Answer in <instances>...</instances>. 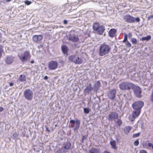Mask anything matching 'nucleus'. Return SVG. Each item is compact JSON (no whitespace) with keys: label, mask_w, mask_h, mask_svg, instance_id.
I'll list each match as a JSON object with an SVG mask.
<instances>
[{"label":"nucleus","mask_w":153,"mask_h":153,"mask_svg":"<svg viewBox=\"0 0 153 153\" xmlns=\"http://www.w3.org/2000/svg\"><path fill=\"white\" fill-rule=\"evenodd\" d=\"M68 39L73 42H77L79 40L78 36L74 34H70L68 36Z\"/></svg>","instance_id":"nucleus-14"},{"label":"nucleus","mask_w":153,"mask_h":153,"mask_svg":"<svg viewBox=\"0 0 153 153\" xmlns=\"http://www.w3.org/2000/svg\"><path fill=\"white\" fill-rule=\"evenodd\" d=\"M30 53L27 51L23 52L21 54L18 55V57L22 61L24 62L29 58Z\"/></svg>","instance_id":"nucleus-9"},{"label":"nucleus","mask_w":153,"mask_h":153,"mask_svg":"<svg viewBox=\"0 0 153 153\" xmlns=\"http://www.w3.org/2000/svg\"><path fill=\"white\" fill-rule=\"evenodd\" d=\"M144 105V103L142 101H138L132 104V107L134 110H140Z\"/></svg>","instance_id":"nucleus-8"},{"label":"nucleus","mask_w":153,"mask_h":153,"mask_svg":"<svg viewBox=\"0 0 153 153\" xmlns=\"http://www.w3.org/2000/svg\"><path fill=\"white\" fill-rule=\"evenodd\" d=\"M71 123L70 126L72 128H73V130L76 131L79 128L80 122L78 120H71L70 121Z\"/></svg>","instance_id":"nucleus-6"},{"label":"nucleus","mask_w":153,"mask_h":153,"mask_svg":"<svg viewBox=\"0 0 153 153\" xmlns=\"http://www.w3.org/2000/svg\"><path fill=\"white\" fill-rule=\"evenodd\" d=\"M128 36L129 38H131L132 36V34L131 33H128Z\"/></svg>","instance_id":"nucleus-42"},{"label":"nucleus","mask_w":153,"mask_h":153,"mask_svg":"<svg viewBox=\"0 0 153 153\" xmlns=\"http://www.w3.org/2000/svg\"><path fill=\"white\" fill-rule=\"evenodd\" d=\"M128 118L130 121L133 122L134 120L135 117L132 114V115H129Z\"/></svg>","instance_id":"nucleus-28"},{"label":"nucleus","mask_w":153,"mask_h":153,"mask_svg":"<svg viewBox=\"0 0 153 153\" xmlns=\"http://www.w3.org/2000/svg\"><path fill=\"white\" fill-rule=\"evenodd\" d=\"M25 4L27 5H29L31 3V2L29 1H25Z\"/></svg>","instance_id":"nucleus-37"},{"label":"nucleus","mask_w":153,"mask_h":153,"mask_svg":"<svg viewBox=\"0 0 153 153\" xmlns=\"http://www.w3.org/2000/svg\"><path fill=\"white\" fill-rule=\"evenodd\" d=\"M127 35L125 34L124 35V39L123 42L124 43H125L127 41Z\"/></svg>","instance_id":"nucleus-34"},{"label":"nucleus","mask_w":153,"mask_h":153,"mask_svg":"<svg viewBox=\"0 0 153 153\" xmlns=\"http://www.w3.org/2000/svg\"><path fill=\"white\" fill-rule=\"evenodd\" d=\"M89 153H99V150L97 149L94 148L90 150Z\"/></svg>","instance_id":"nucleus-25"},{"label":"nucleus","mask_w":153,"mask_h":153,"mask_svg":"<svg viewBox=\"0 0 153 153\" xmlns=\"http://www.w3.org/2000/svg\"><path fill=\"white\" fill-rule=\"evenodd\" d=\"M84 111L85 114H88L89 112V110L88 108H84Z\"/></svg>","instance_id":"nucleus-33"},{"label":"nucleus","mask_w":153,"mask_h":153,"mask_svg":"<svg viewBox=\"0 0 153 153\" xmlns=\"http://www.w3.org/2000/svg\"><path fill=\"white\" fill-rule=\"evenodd\" d=\"M140 134V133L139 132L137 133L134 134L133 135V137H139Z\"/></svg>","instance_id":"nucleus-35"},{"label":"nucleus","mask_w":153,"mask_h":153,"mask_svg":"<svg viewBox=\"0 0 153 153\" xmlns=\"http://www.w3.org/2000/svg\"><path fill=\"white\" fill-rule=\"evenodd\" d=\"M85 138H86V137L85 136H82V142H83L84 140L85 139Z\"/></svg>","instance_id":"nucleus-44"},{"label":"nucleus","mask_w":153,"mask_h":153,"mask_svg":"<svg viewBox=\"0 0 153 153\" xmlns=\"http://www.w3.org/2000/svg\"><path fill=\"white\" fill-rule=\"evenodd\" d=\"M3 51V47L2 46L0 45V58L2 56V53Z\"/></svg>","instance_id":"nucleus-31"},{"label":"nucleus","mask_w":153,"mask_h":153,"mask_svg":"<svg viewBox=\"0 0 153 153\" xmlns=\"http://www.w3.org/2000/svg\"><path fill=\"white\" fill-rule=\"evenodd\" d=\"M63 22H64V24H66L68 23V22L66 20H64L63 21Z\"/></svg>","instance_id":"nucleus-46"},{"label":"nucleus","mask_w":153,"mask_h":153,"mask_svg":"<svg viewBox=\"0 0 153 153\" xmlns=\"http://www.w3.org/2000/svg\"><path fill=\"white\" fill-rule=\"evenodd\" d=\"M92 88L91 87V84H89L88 86H87L86 88L85 89V91L86 92L89 93Z\"/></svg>","instance_id":"nucleus-24"},{"label":"nucleus","mask_w":153,"mask_h":153,"mask_svg":"<svg viewBox=\"0 0 153 153\" xmlns=\"http://www.w3.org/2000/svg\"><path fill=\"white\" fill-rule=\"evenodd\" d=\"M13 85V84L12 83H10V86H12Z\"/></svg>","instance_id":"nucleus-50"},{"label":"nucleus","mask_w":153,"mask_h":153,"mask_svg":"<svg viewBox=\"0 0 153 153\" xmlns=\"http://www.w3.org/2000/svg\"><path fill=\"white\" fill-rule=\"evenodd\" d=\"M148 19L150 20L152 18L150 17V16L148 17Z\"/></svg>","instance_id":"nucleus-53"},{"label":"nucleus","mask_w":153,"mask_h":153,"mask_svg":"<svg viewBox=\"0 0 153 153\" xmlns=\"http://www.w3.org/2000/svg\"><path fill=\"white\" fill-rule=\"evenodd\" d=\"M19 79L21 82H24L26 80V76L24 75H21L19 77Z\"/></svg>","instance_id":"nucleus-23"},{"label":"nucleus","mask_w":153,"mask_h":153,"mask_svg":"<svg viewBox=\"0 0 153 153\" xmlns=\"http://www.w3.org/2000/svg\"><path fill=\"white\" fill-rule=\"evenodd\" d=\"M146 2L149 4H151L152 3H153V0H146Z\"/></svg>","instance_id":"nucleus-40"},{"label":"nucleus","mask_w":153,"mask_h":153,"mask_svg":"<svg viewBox=\"0 0 153 153\" xmlns=\"http://www.w3.org/2000/svg\"><path fill=\"white\" fill-rule=\"evenodd\" d=\"M48 78V77L47 76H45L44 78V79L45 80H47Z\"/></svg>","instance_id":"nucleus-47"},{"label":"nucleus","mask_w":153,"mask_h":153,"mask_svg":"<svg viewBox=\"0 0 153 153\" xmlns=\"http://www.w3.org/2000/svg\"><path fill=\"white\" fill-rule=\"evenodd\" d=\"M3 110V108L2 107H0V112L2 111Z\"/></svg>","instance_id":"nucleus-48"},{"label":"nucleus","mask_w":153,"mask_h":153,"mask_svg":"<svg viewBox=\"0 0 153 153\" xmlns=\"http://www.w3.org/2000/svg\"><path fill=\"white\" fill-rule=\"evenodd\" d=\"M119 86L120 90L125 91L132 89L134 86V85L129 82H123L119 84Z\"/></svg>","instance_id":"nucleus-2"},{"label":"nucleus","mask_w":153,"mask_h":153,"mask_svg":"<svg viewBox=\"0 0 153 153\" xmlns=\"http://www.w3.org/2000/svg\"><path fill=\"white\" fill-rule=\"evenodd\" d=\"M118 117V114L117 113L113 112L109 115L108 119L109 120L111 121L117 119Z\"/></svg>","instance_id":"nucleus-15"},{"label":"nucleus","mask_w":153,"mask_h":153,"mask_svg":"<svg viewBox=\"0 0 153 153\" xmlns=\"http://www.w3.org/2000/svg\"><path fill=\"white\" fill-rule=\"evenodd\" d=\"M123 19L125 22L129 23H133L135 22H139L140 21V19L139 17L135 18L128 15L124 16Z\"/></svg>","instance_id":"nucleus-3"},{"label":"nucleus","mask_w":153,"mask_h":153,"mask_svg":"<svg viewBox=\"0 0 153 153\" xmlns=\"http://www.w3.org/2000/svg\"><path fill=\"white\" fill-rule=\"evenodd\" d=\"M117 124L119 126H120L122 124V122L120 119H118L117 120Z\"/></svg>","instance_id":"nucleus-30"},{"label":"nucleus","mask_w":153,"mask_h":153,"mask_svg":"<svg viewBox=\"0 0 153 153\" xmlns=\"http://www.w3.org/2000/svg\"><path fill=\"white\" fill-rule=\"evenodd\" d=\"M147 145L149 147H150L152 146V144L150 143H149L147 144Z\"/></svg>","instance_id":"nucleus-45"},{"label":"nucleus","mask_w":153,"mask_h":153,"mask_svg":"<svg viewBox=\"0 0 153 153\" xmlns=\"http://www.w3.org/2000/svg\"><path fill=\"white\" fill-rule=\"evenodd\" d=\"M139 140H136V141H135L134 142V145L135 146H137L139 145Z\"/></svg>","instance_id":"nucleus-36"},{"label":"nucleus","mask_w":153,"mask_h":153,"mask_svg":"<svg viewBox=\"0 0 153 153\" xmlns=\"http://www.w3.org/2000/svg\"><path fill=\"white\" fill-rule=\"evenodd\" d=\"M49 68L50 70H54L58 66V63L56 61H52L48 63Z\"/></svg>","instance_id":"nucleus-13"},{"label":"nucleus","mask_w":153,"mask_h":153,"mask_svg":"<svg viewBox=\"0 0 153 153\" xmlns=\"http://www.w3.org/2000/svg\"><path fill=\"white\" fill-rule=\"evenodd\" d=\"M139 153H148L147 152L144 150H141L140 151Z\"/></svg>","instance_id":"nucleus-41"},{"label":"nucleus","mask_w":153,"mask_h":153,"mask_svg":"<svg viewBox=\"0 0 153 153\" xmlns=\"http://www.w3.org/2000/svg\"><path fill=\"white\" fill-rule=\"evenodd\" d=\"M152 148L153 149V145H152Z\"/></svg>","instance_id":"nucleus-55"},{"label":"nucleus","mask_w":153,"mask_h":153,"mask_svg":"<svg viewBox=\"0 0 153 153\" xmlns=\"http://www.w3.org/2000/svg\"><path fill=\"white\" fill-rule=\"evenodd\" d=\"M93 30L100 35L102 34L105 30V27L103 25L100 26L98 23H95L93 25Z\"/></svg>","instance_id":"nucleus-4"},{"label":"nucleus","mask_w":153,"mask_h":153,"mask_svg":"<svg viewBox=\"0 0 153 153\" xmlns=\"http://www.w3.org/2000/svg\"><path fill=\"white\" fill-rule=\"evenodd\" d=\"M42 38V35H34L33 37V40L35 42H38L41 40Z\"/></svg>","instance_id":"nucleus-16"},{"label":"nucleus","mask_w":153,"mask_h":153,"mask_svg":"<svg viewBox=\"0 0 153 153\" xmlns=\"http://www.w3.org/2000/svg\"><path fill=\"white\" fill-rule=\"evenodd\" d=\"M103 153H111L109 152L108 151H105L103 152Z\"/></svg>","instance_id":"nucleus-49"},{"label":"nucleus","mask_w":153,"mask_h":153,"mask_svg":"<svg viewBox=\"0 0 153 153\" xmlns=\"http://www.w3.org/2000/svg\"><path fill=\"white\" fill-rule=\"evenodd\" d=\"M46 130H47L48 131H49H49H50L48 130V128H47V127L46 128Z\"/></svg>","instance_id":"nucleus-52"},{"label":"nucleus","mask_w":153,"mask_h":153,"mask_svg":"<svg viewBox=\"0 0 153 153\" xmlns=\"http://www.w3.org/2000/svg\"><path fill=\"white\" fill-rule=\"evenodd\" d=\"M61 48L63 53L64 54L67 55L68 51V47L65 45H63L62 46Z\"/></svg>","instance_id":"nucleus-21"},{"label":"nucleus","mask_w":153,"mask_h":153,"mask_svg":"<svg viewBox=\"0 0 153 153\" xmlns=\"http://www.w3.org/2000/svg\"><path fill=\"white\" fill-rule=\"evenodd\" d=\"M24 95L27 100H31L33 98V93L31 90L27 89L24 91Z\"/></svg>","instance_id":"nucleus-7"},{"label":"nucleus","mask_w":153,"mask_h":153,"mask_svg":"<svg viewBox=\"0 0 153 153\" xmlns=\"http://www.w3.org/2000/svg\"><path fill=\"white\" fill-rule=\"evenodd\" d=\"M126 46L128 47H130L131 46V44L130 43L128 42V41H127V43H126Z\"/></svg>","instance_id":"nucleus-39"},{"label":"nucleus","mask_w":153,"mask_h":153,"mask_svg":"<svg viewBox=\"0 0 153 153\" xmlns=\"http://www.w3.org/2000/svg\"><path fill=\"white\" fill-rule=\"evenodd\" d=\"M111 49V47L109 45L105 44H102L99 48L100 56H103L107 54L110 52Z\"/></svg>","instance_id":"nucleus-1"},{"label":"nucleus","mask_w":153,"mask_h":153,"mask_svg":"<svg viewBox=\"0 0 153 153\" xmlns=\"http://www.w3.org/2000/svg\"><path fill=\"white\" fill-rule=\"evenodd\" d=\"M116 32V30L115 29H111L109 32V34L111 37H113L115 35Z\"/></svg>","instance_id":"nucleus-20"},{"label":"nucleus","mask_w":153,"mask_h":153,"mask_svg":"<svg viewBox=\"0 0 153 153\" xmlns=\"http://www.w3.org/2000/svg\"><path fill=\"white\" fill-rule=\"evenodd\" d=\"M18 136V134L16 132H15L13 134V136H12L13 139H16Z\"/></svg>","instance_id":"nucleus-32"},{"label":"nucleus","mask_w":153,"mask_h":153,"mask_svg":"<svg viewBox=\"0 0 153 153\" xmlns=\"http://www.w3.org/2000/svg\"><path fill=\"white\" fill-rule=\"evenodd\" d=\"M150 17L151 18H153V15H151L150 16Z\"/></svg>","instance_id":"nucleus-54"},{"label":"nucleus","mask_w":153,"mask_h":153,"mask_svg":"<svg viewBox=\"0 0 153 153\" xmlns=\"http://www.w3.org/2000/svg\"><path fill=\"white\" fill-rule=\"evenodd\" d=\"M30 62H31V63L33 64V63H34V60H32V61H31Z\"/></svg>","instance_id":"nucleus-51"},{"label":"nucleus","mask_w":153,"mask_h":153,"mask_svg":"<svg viewBox=\"0 0 153 153\" xmlns=\"http://www.w3.org/2000/svg\"><path fill=\"white\" fill-rule=\"evenodd\" d=\"M151 38V36L150 35H148L147 36L143 37H142L141 40L142 41L146 40L148 41Z\"/></svg>","instance_id":"nucleus-27"},{"label":"nucleus","mask_w":153,"mask_h":153,"mask_svg":"<svg viewBox=\"0 0 153 153\" xmlns=\"http://www.w3.org/2000/svg\"><path fill=\"white\" fill-rule=\"evenodd\" d=\"M132 89H133L134 94L137 97L140 98L142 97L141 90L139 87L134 86Z\"/></svg>","instance_id":"nucleus-10"},{"label":"nucleus","mask_w":153,"mask_h":153,"mask_svg":"<svg viewBox=\"0 0 153 153\" xmlns=\"http://www.w3.org/2000/svg\"><path fill=\"white\" fill-rule=\"evenodd\" d=\"M68 59L69 60L73 62L76 64H80L83 62L81 58L76 55H73L69 56Z\"/></svg>","instance_id":"nucleus-5"},{"label":"nucleus","mask_w":153,"mask_h":153,"mask_svg":"<svg viewBox=\"0 0 153 153\" xmlns=\"http://www.w3.org/2000/svg\"><path fill=\"white\" fill-rule=\"evenodd\" d=\"M55 153H64V152H63L61 148L60 150L56 151Z\"/></svg>","instance_id":"nucleus-38"},{"label":"nucleus","mask_w":153,"mask_h":153,"mask_svg":"<svg viewBox=\"0 0 153 153\" xmlns=\"http://www.w3.org/2000/svg\"><path fill=\"white\" fill-rule=\"evenodd\" d=\"M117 91L115 89H113L108 91L107 93V96L109 99L113 100L115 98Z\"/></svg>","instance_id":"nucleus-11"},{"label":"nucleus","mask_w":153,"mask_h":153,"mask_svg":"<svg viewBox=\"0 0 153 153\" xmlns=\"http://www.w3.org/2000/svg\"><path fill=\"white\" fill-rule=\"evenodd\" d=\"M140 112V110H134L133 111L132 114L136 118L139 115Z\"/></svg>","instance_id":"nucleus-18"},{"label":"nucleus","mask_w":153,"mask_h":153,"mask_svg":"<svg viewBox=\"0 0 153 153\" xmlns=\"http://www.w3.org/2000/svg\"><path fill=\"white\" fill-rule=\"evenodd\" d=\"M110 144L113 149L115 150L117 149V148L116 146V142L115 140H112L110 142Z\"/></svg>","instance_id":"nucleus-22"},{"label":"nucleus","mask_w":153,"mask_h":153,"mask_svg":"<svg viewBox=\"0 0 153 153\" xmlns=\"http://www.w3.org/2000/svg\"><path fill=\"white\" fill-rule=\"evenodd\" d=\"M151 100L152 102H153V90L152 93Z\"/></svg>","instance_id":"nucleus-43"},{"label":"nucleus","mask_w":153,"mask_h":153,"mask_svg":"<svg viewBox=\"0 0 153 153\" xmlns=\"http://www.w3.org/2000/svg\"><path fill=\"white\" fill-rule=\"evenodd\" d=\"M71 146L70 142H68L63 145V146L61 148L63 152L64 153L67 152L68 150L70 149Z\"/></svg>","instance_id":"nucleus-12"},{"label":"nucleus","mask_w":153,"mask_h":153,"mask_svg":"<svg viewBox=\"0 0 153 153\" xmlns=\"http://www.w3.org/2000/svg\"><path fill=\"white\" fill-rule=\"evenodd\" d=\"M131 42L133 44H136L137 42V40L135 38H132L131 39Z\"/></svg>","instance_id":"nucleus-29"},{"label":"nucleus","mask_w":153,"mask_h":153,"mask_svg":"<svg viewBox=\"0 0 153 153\" xmlns=\"http://www.w3.org/2000/svg\"><path fill=\"white\" fill-rule=\"evenodd\" d=\"M101 84L99 81L96 82L94 85V89L95 91H97L100 87Z\"/></svg>","instance_id":"nucleus-19"},{"label":"nucleus","mask_w":153,"mask_h":153,"mask_svg":"<svg viewBox=\"0 0 153 153\" xmlns=\"http://www.w3.org/2000/svg\"><path fill=\"white\" fill-rule=\"evenodd\" d=\"M131 128L129 126H126L124 129V131L126 134H127L131 130Z\"/></svg>","instance_id":"nucleus-26"},{"label":"nucleus","mask_w":153,"mask_h":153,"mask_svg":"<svg viewBox=\"0 0 153 153\" xmlns=\"http://www.w3.org/2000/svg\"><path fill=\"white\" fill-rule=\"evenodd\" d=\"M14 60L13 57L12 56H9L7 57L5 60L6 62L8 64H11Z\"/></svg>","instance_id":"nucleus-17"}]
</instances>
